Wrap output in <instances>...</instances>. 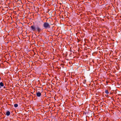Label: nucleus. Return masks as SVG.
<instances>
[{
  "label": "nucleus",
  "instance_id": "obj_1",
  "mask_svg": "<svg viewBox=\"0 0 121 121\" xmlns=\"http://www.w3.org/2000/svg\"><path fill=\"white\" fill-rule=\"evenodd\" d=\"M30 28L33 31L36 30L38 33H39L41 30V29L38 25H36L35 26L34 25H32Z\"/></svg>",
  "mask_w": 121,
  "mask_h": 121
},
{
  "label": "nucleus",
  "instance_id": "obj_2",
  "mask_svg": "<svg viewBox=\"0 0 121 121\" xmlns=\"http://www.w3.org/2000/svg\"><path fill=\"white\" fill-rule=\"evenodd\" d=\"M43 26L45 29H49L50 28V25L48 23L46 22L44 23Z\"/></svg>",
  "mask_w": 121,
  "mask_h": 121
},
{
  "label": "nucleus",
  "instance_id": "obj_3",
  "mask_svg": "<svg viewBox=\"0 0 121 121\" xmlns=\"http://www.w3.org/2000/svg\"><path fill=\"white\" fill-rule=\"evenodd\" d=\"M36 95L37 97H40L41 95V93L40 92H36Z\"/></svg>",
  "mask_w": 121,
  "mask_h": 121
},
{
  "label": "nucleus",
  "instance_id": "obj_4",
  "mask_svg": "<svg viewBox=\"0 0 121 121\" xmlns=\"http://www.w3.org/2000/svg\"><path fill=\"white\" fill-rule=\"evenodd\" d=\"M6 114L7 116H9V115L10 114V112L9 111H7L6 112Z\"/></svg>",
  "mask_w": 121,
  "mask_h": 121
},
{
  "label": "nucleus",
  "instance_id": "obj_5",
  "mask_svg": "<svg viewBox=\"0 0 121 121\" xmlns=\"http://www.w3.org/2000/svg\"><path fill=\"white\" fill-rule=\"evenodd\" d=\"M0 86H4V84L2 82L0 83Z\"/></svg>",
  "mask_w": 121,
  "mask_h": 121
},
{
  "label": "nucleus",
  "instance_id": "obj_6",
  "mask_svg": "<svg viewBox=\"0 0 121 121\" xmlns=\"http://www.w3.org/2000/svg\"><path fill=\"white\" fill-rule=\"evenodd\" d=\"M105 92L106 94H108L109 93L108 91V90H105Z\"/></svg>",
  "mask_w": 121,
  "mask_h": 121
},
{
  "label": "nucleus",
  "instance_id": "obj_7",
  "mask_svg": "<svg viewBox=\"0 0 121 121\" xmlns=\"http://www.w3.org/2000/svg\"><path fill=\"white\" fill-rule=\"evenodd\" d=\"M14 106L15 107H17L18 106V105L17 104H14Z\"/></svg>",
  "mask_w": 121,
  "mask_h": 121
},
{
  "label": "nucleus",
  "instance_id": "obj_8",
  "mask_svg": "<svg viewBox=\"0 0 121 121\" xmlns=\"http://www.w3.org/2000/svg\"><path fill=\"white\" fill-rule=\"evenodd\" d=\"M1 78L0 77V80H1Z\"/></svg>",
  "mask_w": 121,
  "mask_h": 121
},
{
  "label": "nucleus",
  "instance_id": "obj_9",
  "mask_svg": "<svg viewBox=\"0 0 121 121\" xmlns=\"http://www.w3.org/2000/svg\"><path fill=\"white\" fill-rule=\"evenodd\" d=\"M1 88V86H0V88Z\"/></svg>",
  "mask_w": 121,
  "mask_h": 121
},
{
  "label": "nucleus",
  "instance_id": "obj_10",
  "mask_svg": "<svg viewBox=\"0 0 121 121\" xmlns=\"http://www.w3.org/2000/svg\"><path fill=\"white\" fill-rule=\"evenodd\" d=\"M5 88V86H4V88Z\"/></svg>",
  "mask_w": 121,
  "mask_h": 121
}]
</instances>
